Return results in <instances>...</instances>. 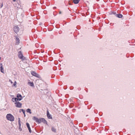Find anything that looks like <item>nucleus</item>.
I'll use <instances>...</instances> for the list:
<instances>
[{
    "mask_svg": "<svg viewBox=\"0 0 135 135\" xmlns=\"http://www.w3.org/2000/svg\"><path fill=\"white\" fill-rule=\"evenodd\" d=\"M80 1V0H73V2L75 4H76L78 3Z\"/></svg>",
    "mask_w": 135,
    "mask_h": 135,
    "instance_id": "obj_13",
    "label": "nucleus"
},
{
    "mask_svg": "<svg viewBox=\"0 0 135 135\" xmlns=\"http://www.w3.org/2000/svg\"><path fill=\"white\" fill-rule=\"evenodd\" d=\"M24 115L25 117V114H24Z\"/></svg>",
    "mask_w": 135,
    "mask_h": 135,
    "instance_id": "obj_26",
    "label": "nucleus"
},
{
    "mask_svg": "<svg viewBox=\"0 0 135 135\" xmlns=\"http://www.w3.org/2000/svg\"><path fill=\"white\" fill-rule=\"evenodd\" d=\"M17 84V83L16 81H15L13 84L14 86H15Z\"/></svg>",
    "mask_w": 135,
    "mask_h": 135,
    "instance_id": "obj_19",
    "label": "nucleus"
},
{
    "mask_svg": "<svg viewBox=\"0 0 135 135\" xmlns=\"http://www.w3.org/2000/svg\"><path fill=\"white\" fill-rule=\"evenodd\" d=\"M17 100H21L22 99V96L19 94H18L17 96Z\"/></svg>",
    "mask_w": 135,
    "mask_h": 135,
    "instance_id": "obj_6",
    "label": "nucleus"
},
{
    "mask_svg": "<svg viewBox=\"0 0 135 135\" xmlns=\"http://www.w3.org/2000/svg\"><path fill=\"white\" fill-rule=\"evenodd\" d=\"M1 57H0V60H1Z\"/></svg>",
    "mask_w": 135,
    "mask_h": 135,
    "instance_id": "obj_25",
    "label": "nucleus"
},
{
    "mask_svg": "<svg viewBox=\"0 0 135 135\" xmlns=\"http://www.w3.org/2000/svg\"><path fill=\"white\" fill-rule=\"evenodd\" d=\"M7 119L11 121H13L14 120V117L11 114H8L6 116Z\"/></svg>",
    "mask_w": 135,
    "mask_h": 135,
    "instance_id": "obj_1",
    "label": "nucleus"
},
{
    "mask_svg": "<svg viewBox=\"0 0 135 135\" xmlns=\"http://www.w3.org/2000/svg\"><path fill=\"white\" fill-rule=\"evenodd\" d=\"M12 100L14 102H16L17 101H18V100H17V98H12Z\"/></svg>",
    "mask_w": 135,
    "mask_h": 135,
    "instance_id": "obj_15",
    "label": "nucleus"
},
{
    "mask_svg": "<svg viewBox=\"0 0 135 135\" xmlns=\"http://www.w3.org/2000/svg\"><path fill=\"white\" fill-rule=\"evenodd\" d=\"M112 13L113 14H116V13H115L114 12H113Z\"/></svg>",
    "mask_w": 135,
    "mask_h": 135,
    "instance_id": "obj_21",
    "label": "nucleus"
},
{
    "mask_svg": "<svg viewBox=\"0 0 135 135\" xmlns=\"http://www.w3.org/2000/svg\"><path fill=\"white\" fill-rule=\"evenodd\" d=\"M1 65H0V68L1 67Z\"/></svg>",
    "mask_w": 135,
    "mask_h": 135,
    "instance_id": "obj_24",
    "label": "nucleus"
},
{
    "mask_svg": "<svg viewBox=\"0 0 135 135\" xmlns=\"http://www.w3.org/2000/svg\"><path fill=\"white\" fill-rule=\"evenodd\" d=\"M0 65H1V67H0V70L3 73H4L3 68V67L2 64V63H0Z\"/></svg>",
    "mask_w": 135,
    "mask_h": 135,
    "instance_id": "obj_9",
    "label": "nucleus"
},
{
    "mask_svg": "<svg viewBox=\"0 0 135 135\" xmlns=\"http://www.w3.org/2000/svg\"><path fill=\"white\" fill-rule=\"evenodd\" d=\"M28 84L31 86H34L33 83L32 82H28Z\"/></svg>",
    "mask_w": 135,
    "mask_h": 135,
    "instance_id": "obj_12",
    "label": "nucleus"
},
{
    "mask_svg": "<svg viewBox=\"0 0 135 135\" xmlns=\"http://www.w3.org/2000/svg\"><path fill=\"white\" fill-rule=\"evenodd\" d=\"M51 130L54 132H56V129L54 127H52L51 128Z\"/></svg>",
    "mask_w": 135,
    "mask_h": 135,
    "instance_id": "obj_17",
    "label": "nucleus"
},
{
    "mask_svg": "<svg viewBox=\"0 0 135 135\" xmlns=\"http://www.w3.org/2000/svg\"><path fill=\"white\" fill-rule=\"evenodd\" d=\"M47 117L49 119H52V117L51 115L49 114V112L48 111H47Z\"/></svg>",
    "mask_w": 135,
    "mask_h": 135,
    "instance_id": "obj_7",
    "label": "nucleus"
},
{
    "mask_svg": "<svg viewBox=\"0 0 135 135\" xmlns=\"http://www.w3.org/2000/svg\"><path fill=\"white\" fill-rule=\"evenodd\" d=\"M18 56L19 58L22 60H25L26 59L25 57L23 56L21 51L18 52Z\"/></svg>",
    "mask_w": 135,
    "mask_h": 135,
    "instance_id": "obj_3",
    "label": "nucleus"
},
{
    "mask_svg": "<svg viewBox=\"0 0 135 135\" xmlns=\"http://www.w3.org/2000/svg\"><path fill=\"white\" fill-rule=\"evenodd\" d=\"M14 30L15 32L17 33L19 31V28L17 26H15L14 28Z\"/></svg>",
    "mask_w": 135,
    "mask_h": 135,
    "instance_id": "obj_5",
    "label": "nucleus"
},
{
    "mask_svg": "<svg viewBox=\"0 0 135 135\" xmlns=\"http://www.w3.org/2000/svg\"><path fill=\"white\" fill-rule=\"evenodd\" d=\"M116 16L118 18H121L123 17V15L121 14H116Z\"/></svg>",
    "mask_w": 135,
    "mask_h": 135,
    "instance_id": "obj_14",
    "label": "nucleus"
},
{
    "mask_svg": "<svg viewBox=\"0 0 135 135\" xmlns=\"http://www.w3.org/2000/svg\"><path fill=\"white\" fill-rule=\"evenodd\" d=\"M61 11L59 12V14H61Z\"/></svg>",
    "mask_w": 135,
    "mask_h": 135,
    "instance_id": "obj_23",
    "label": "nucleus"
},
{
    "mask_svg": "<svg viewBox=\"0 0 135 135\" xmlns=\"http://www.w3.org/2000/svg\"><path fill=\"white\" fill-rule=\"evenodd\" d=\"M16 44H18L20 42V40L17 37H16Z\"/></svg>",
    "mask_w": 135,
    "mask_h": 135,
    "instance_id": "obj_10",
    "label": "nucleus"
},
{
    "mask_svg": "<svg viewBox=\"0 0 135 135\" xmlns=\"http://www.w3.org/2000/svg\"><path fill=\"white\" fill-rule=\"evenodd\" d=\"M9 81L10 82L11 84H12L13 82H12L11 80L9 79Z\"/></svg>",
    "mask_w": 135,
    "mask_h": 135,
    "instance_id": "obj_20",
    "label": "nucleus"
},
{
    "mask_svg": "<svg viewBox=\"0 0 135 135\" xmlns=\"http://www.w3.org/2000/svg\"><path fill=\"white\" fill-rule=\"evenodd\" d=\"M31 74L33 76H37V74L34 71H32L31 73Z\"/></svg>",
    "mask_w": 135,
    "mask_h": 135,
    "instance_id": "obj_11",
    "label": "nucleus"
},
{
    "mask_svg": "<svg viewBox=\"0 0 135 135\" xmlns=\"http://www.w3.org/2000/svg\"><path fill=\"white\" fill-rule=\"evenodd\" d=\"M26 124L27 127L28 128V129L29 130V132L30 133H31V128L30 127V125H29V124L28 123H27Z\"/></svg>",
    "mask_w": 135,
    "mask_h": 135,
    "instance_id": "obj_8",
    "label": "nucleus"
},
{
    "mask_svg": "<svg viewBox=\"0 0 135 135\" xmlns=\"http://www.w3.org/2000/svg\"><path fill=\"white\" fill-rule=\"evenodd\" d=\"M26 112H27L29 113L30 114L31 113V110L30 109H28L26 110Z\"/></svg>",
    "mask_w": 135,
    "mask_h": 135,
    "instance_id": "obj_16",
    "label": "nucleus"
},
{
    "mask_svg": "<svg viewBox=\"0 0 135 135\" xmlns=\"http://www.w3.org/2000/svg\"><path fill=\"white\" fill-rule=\"evenodd\" d=\"M16 106L17 107L21 108L22 106V104L19 102L17 101L15 103Z\"/></svg>",
    "mask_w": 135,
    "mask_h": 135,
    "instance_id": "obj_4",
    "label": "nucleus"
},
{
    "mask_svg": "<svg viewBox=\"0 0 135 135\" xmlns=\"http://www.w3.org/2000/svg\"><path fill=\"white\" fill-rule=\"evenodd\" d=\"M33 119L36 121V122L38 123H40L41 122H44L45 120L44 118H41L40 119H38L35 117H33Z\"/></svg>",
    "mask_w": 135,
    "mask_h": 135,
    "instance_id": "obj_2",
    "label": "nucleus"
},
{
    "mask_svg": "<svg viewBox=\"0 0 135 135\" xmlns=\"http://www.w3.org/2000/svg\"><path fill=\"white\" fill-rule=\"evenodd\" d=\"M3 6V4H1V7H2Z\"/></svg>",
    "mask_w": 135,
    "mask_h": 135,
    "instance_id": "obj_22",
    "label": "nucleus"
},
{
    "mask_svg": "<svg viewBox=\"0 0 135 135\" xmlns=\"http://www.w3.org/2000/svg\"><path fill=\"white\" fill-rule=\"evenodd\" d=\"M21 110H22V111L23 112V113L24 114H25V110H24L23 109H21Z\"/></svg>",
    "mask_w": 135,
    "mask_h": 135,
    "instance_id": "obj_18",
    "label": "nucleus"
}]
</instances>
